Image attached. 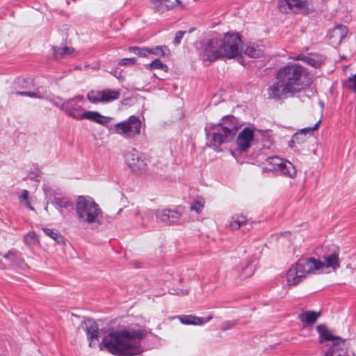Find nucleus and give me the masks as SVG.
<instances>
[{
	"instance_id": "nucleus-31",
	"label": "nucleus",
	"mask_w": 356,
	"mask_h": 356,
	"mask_svg": "<svg viewBox=\"0 0 356 356\" xmlns=\"http://www.w3.org/2000/svg\"><path fill=\"white\" fill-rule=\"evenodd\" d=\"M43 232L47 236L54 239L58 243H64V237L60 234H59L58 231L49 228H44Z\"/></svg>"
},
{
	"instance_id": "nucleus-12",
	"label": "nucleus",
	"mask_w": 356,
	"mask_h": 356,
	"mask_svg": "<svg viewBox=\"0 0 356 356\" xmlns=\"http://www.w3.org/2000/svg\"><path fill=\"white\" fill-rule=\"evenodd\" d=\"M181 213L173 209L157 210L156 218L162 222L170 225L177 223L181 218Z\"/></svg>"
},
{
	"instance_id": "nucleus-56",
	"label": "nucleus",
	"mask_w": 356,
	"mask_h": 356,
	"mask_svg": "<svg viewBox=\"0 0 356 356\" xmlns=\"http://www.w3.org/2000/svg\"><path fill=\"white\" fill-rule=\"evenodd\" d=\"M335 356H349V355H341V354L336 355V354H335Z\"/></svg>"
},
{
	"instance_id": "nucleus-4",
	"label": "nucleus",
	"mask_w": 356,
	"mask_h": 356,
	"mask_svg": "<svg viewBox=\"0 0 356 356\" xmlns=\"http://www.w3.org/2000/svg\"><path fill=\"white\" fill-rule=\"evenodd\" d=\"M275 77L282 82L285 90L290 91V95L301 92L310 84L306 70L298 63H289L281 67Z\"/></svg>"
},
{
	"instance_id": "nucleus-22",
	"label": "nucleus",
	"mask_w": 356,
	"mask_h": 356,
	"mask_svg": "<svg viewBox=\"0 0 356 356\" xmlns=\"http://www.w3.org/2000/svg\"><path fill=\"white\" fill-rule=\"evenodd\" d=\"M244 53L250 58H259L264 54V46L259 42L250 43Z\"/></svg>"
},
{
	"instance_id": "nucleus-41",
	"label": "nucleus",
	"mask_w": 356,
	"mask_h": 356,
	"mask_svg": "<svg viewBox=\"0 0 356 356\" xmlns=\"http://www.w3.org/2000/svg\"><path fill=\"white\" fill-rule=\"evenodd\" d=\"M335 351L340 350H343L346 348V340L342 339L341 337L335 336Z\"/></svg>"
},
{
	"instance_id": "nucleus-19",
	"label": "nucleus",
	"mask_w": 356,
	"mask_h": 356,
	"mask_svg": "<svg viewBox=\"0 0 356 356\" xmlns=\"http://www.w3.org/2000/svg\"><path fill=\"white\" fill-rule=\"evenodd\" d=\"M316 331L318 334V343L323 344L327 341L334 343V333L328 329L325 324L321 323L316 326Z\"/></svg>"
},
{
	"instance_id": "nucleus-6",
	"label": "nucleus",
	"mask_w": 356,
	"mask_h": 356,
	"mask_svg": "<svg viewBox=\"0 0 356 356\" xmlns=\"http://www.w3.org/2000/svg\"><path fill=\"white\" fill-rule=\"evenodd\" d=\"M141 124L138 117L131 115L128 119L115 124L111 130L125 138L132 139L140 135Z\"/></svg>"
},
{
	"instance_id": "nucleus-2",
	"label": "nucleus",
	"mask_w": 356,
	"mask_h": 356,
	"mask_svg": "<svg viewBox=\"0 0 356 356\" xmlns=\"http://www.w3.org/2000/svg\"><path fill=\"white\" fill-rule=\"evenodd\" d=\"M238 127L234 116L228 115L222 118L217 124L207 126L204 129L207 145L216 152H220V146L231 142L235 138Z\"/></svg>"
},
{
	"instance_id": "nucleus-45",
	"label": "nucleus",
	"mask_w": 356,
	"mask_h": 356,
	"mask_svg": "<svg viewBox=\"0 0 356 356\" xmlns=\"http://www.w3.org/2000/svg\"><path fill=\"white\" fill-rule=\"evenodd\" d=\"M149 54V47H138L137 56L140 57H145Z\"/></svg>"
},
{
	"instance_id": "nucleus-36",
	"label": "nucleus",
	"mask_w": 356,
	"mask_h": 356,
	"mask_svg": "<svg viewBox=\"0 0 356 356\" xmlns=\"http://www.w3.org/2000/svg\"><path fill=\"white\" fill-rule=\"evenodd\" d=\"M87 97L88 100L92 103L102 102V90L99 91H90L88 93Z\"/></svg>"
},
{
	"instance_id": "nucleus-39",
	"label": "nucleus",
	"mask_w": 356,
	"mask_h": 356,
	"mask_svg": "<svg viewBox=\"0 0 356 356\" xmlns=\"http://www.w3.org/2000/svg\"><path fill=\"white\" fill-rule=\"evenodd\" d=\"M29 191L27 190H23L20 196L19 197V202L24 203L25 207L31 210H34V208L31 206L29 201Z\"/></svg>"
},
{
	"instance_id": "nucleus-38",
	"label": "nucleus",
	"mask_w": 356,
	"mask_h": 356,
	"mask_svg": "<svg viewBox=\"0 0 356 356\" xmlns=\"http://www.w3.org/2000/svg\"><path fill=\"white\" fill-rule=\"evenodd\" d=\"M204 207V200L202 198H197L191 205V210L195 211L196 213H201L202 209Z\"/></svg>"
},
{
	"instance_id": "nucleus-14",
	"label": "nucleus",
	"mask_w": 356,
	"mask_h": 356,
	"mask_svg": "<svg viewBox=\"0 0 356 356\" xmlns=\"http://www.w3.org/2000/svg\"><path fill=\"white\" fill-rule=\"evenodd\" d=\"M253 131L248 128H244L238 135L236 143L238 148L241 152H246L250 148L252 140H253Z\"/></svg>"
},
{
	"instance_id": "nucleus-37",
	"label": "nucleus",
	"mask_w": 356,
	"mask_h": 356,
	"mask_svg": "<svg viewBox=\"0 0 356 356\" xmlns=\"http://www.w3.org/2000/svg\"><path fill=\"white\" fill-rule=\"evenodd\" d=\"M24 241L28 245H31L38 243V238L35 232H30L24 236Z\"/></svg>"
},
{
	"instance_id": "nucleus-8",
	"label": "nucleus",
	"mask_w": 356,
	"mask_h": 356,
	"mask_svg": "<svg viewBox=\"0 0 356 356\" xmlns=\"http://www.w3.org/2000/svg\"><path fill=\"white\" fill-rule=\"evenodd\" d=\"M223 57L233 58L241 54L242 40L240 35L236 33H226L224 39H221Z\"/></svg>"
},
{
	"instance_id": "nucleus-52",
	"label": "nucleus",
	"mask_w": 356,
	"mask_h": 356,
	"mask_svg": "<svg viewBox=\"0 0 356 356\" xmlns=\"http://www.w3.org/2000/svg\"><path fill=\"white\" fill-rule=\"evenodd\" d=\"M297 144L296 143H291V140L289 142V146L291 148H293L295 147V145Z\"/></svg>"
},
{
	"instance_id": "nucleus-9",
	"label": "nucleus",
	"mask_w": 356,
	"mask_h": 356,
	"mask_svg": "<svg viewBox=\"0 0 356 356\" xmlns=\"http://www.w3.org/2000/svg\"><path fill=\"white\" fill-rule=\"evenodd\" d=\"M124 158L126 163L134 173L139 175L146 171L147 163L144 156L135 149L127 152Z\"/></svg>"
},
{
	"instance_id": "nucleus-26",
	"label": "nucleus",
	"mask_w": 356,
	"mask_h": 356,
	"mask_svg": "<svg viewBox=\"0 0 356 356\" xmlns=\"http://www.w3.org/2000/svg\"><path fill=\"white\" fill-rule=\"evenodd\" d=\"M120 93L118 90L106 89L102 90V102H108L120 97Z\"/></svg>"
},
{
	"instance_id": "nucleus-48",
	"label": "nucleus",
	"mask_w": 356,
	"mask_h": 356,
	"mask_svg": "<svg viewBox=\"0 0 356 356\" xmlns=\"http://www.w3.org/2000/svg\"><path fill=\"white\" fill-rule=\"evenodd\" d=\"M334 355V343H332L327 350L324 352L323 356H333Z\"/></svg>"
},
{
	"instance_id": "nucleus-11",
	"label": "nucleus",
	"mask_w": 356,
	"mask_h": 356,
	"mask_svg": "<svg viewBox=\"0 0 356 356\" xmlns=\"http://www.w3.org/2000/svg\"><path fill=\"white\" fill-rule=\"evenodd\" d=\"M278 7L283 13H307L309 10L307 0H279Z\"/></svg>"
},
{
	"instance_id": "nucleus-16",
	"label": "nucleus",
	"mask_w": 356,
	"mask_h": 356,
	"mask_svg": "<svg viewBox=\"0 0 356 356\" xmlns=\"http://www.w3.org/2000/svg\"><path fill=\"white\" fill-rule=\"evenodd\" d=\"M267 91L268 97L275 100H280L284 95L290 94V91L284 90V86H282L280 80H277L273 85L270 86Z\"/></svg>"
},
{
	"instance_id": "nucleus-29",
	"label": "nucleus",
	"mask_w": 356,
	"mask_h": 356,
	"mask_svg": "<svg viewBox=\"0 0 356 356\" xmlns=\"http://www.w3.org/2000/svg\"><path fill=\"white\" fill-rule=\"evenodd\" d=\"M348 34L349 31L345 25L338 24L335 26V38H339V44H341Z\"/></svg>"
},
{
	"instance_id": "nucleus-46",
	"label": "nucleus",
	"mask_w": 356,
	"mask_h": 356,
	"mask_svg": "<svg viewBox=\"0 0 356 356\" xmlns=\"http://www.w3.org/2000/svg\"><path fill=\"white\" fill-rule=\"evenodd\" d=\"M17 95L27 96L30 97H38L36 92H26V91H17L15 92Z\"/></svg>"
},
{
	"instance_id": "nucleus-59",
	"label": "nucleus",
	"mask_w": 356,
	"mask_h": 356,
	"mask_svg": "<svg viewBox=\"0 0 356 356\" xmlns=\"http://www.w3.org/2000/svg\"><path fill=\"white\" fill-rule=\"evenodd\" d=\"M177 3L180 4L181 3V1L179 0H176Z\"/></svg>"
},
{
	"instance_id": "nucleus-13",
	"label": "nucleus",
	"mask_w": 356,
	"mask_h": 356,
	"mask_svg": "<svg viewBox=\"0 0 356 356\" xmlns=\"http://www.w3.org/2000/svg\"><path fill=\"white\" fill-rule=\"evenodd\" d=\"M82 328L86 332L89 346H95L96 343H93V340H98L99 337V328L97 323L92 319H87L83 322Z\"/></svg>"
},
{
	"instance_id": "nucleus-15",
	"label": "nucleus",
	"mask_w": 356,
	"mask_h": 356,
	"mask_svg": "<svg viewBox=\"0 0 356 356\" xmlns=\"http://www.w3.org/2000/svg\"><path fill=\"white\" fill-rule=\"evenodd\" d=\"M321 122V120H318L313 127H305L298 130L295 133L291 138V143H296L297 144H302L306 141L308 136H312L314 131L316 130Z\"/></svg>"
},
{
	"instance_id": "nucleus-17",
	"label": "nucleus",
	"mask_w": 356,
	"mask_h": 356,
	"mask_svg": "<svg viewBox=\"0 0 356 356\" xmlns=\"http://www.w3.org/2000/svg\"><path fill=\"white\" fill-rule=\"evenodd\" d=\"M321 316V312L303 311L298 315V318L303 326L307 327L313 325Z\"/></svg>"
},
{
	"instance_id": "nucleus-25",
	"label": "nucleus",
	"mask_w": 356,
	"mask_h": 356,
	"mask_svg": "<svg viewBox=\"0 0 356 356\" xmlns=\"http://www.w3.org/2000/svg\"><path fill=\"white\" fill-rule=\"evenodd\" d=\"M279 171L285 176L293 177L296 175V170L294 165L289 161L284 160L280 167Z\"/></svg>"
},
{
	"instance_id": "nucleus-33",
	"label": "nucleus",
	"mask_w": 356,
	"mask_h": 356,
	"mask_svg": "<svg viewBox=\"0 0 356 356\" xmlns=\"http://www.w3.org/2000/svg\"><path fill=\"white\" fill-rule=\"evenodd\" d=\"M3 257L13 263H18L22 259L21 253L14 249L9 250Z\"/></svg>"
},
{
	"instance_id": "nucleus-30",
	"label": "nucleus",
	"mask_w": 356,
	"mask_h": 356,
	"mask_svg": "<svg viewBox=\"0 0 356 356\" xmlns=\"http://www.w3.org/2000/svg\"><path fill=\"white\" fill-rule=\"evenodd\" d=\"M54 204L57 208H68L72 207V202L67 197H55L52 200Z\"/></svg>"
},
{
	"instance_id": "nucleus-7",
	"label": "nucleus",
	"mask_w": 356,
	"mask_h": 356,
	"mask_svg": "<svg viewBox=\"0 0 356 356\" xmlns=\"http://www.w3.org/2000/svg\"><path fill=\"white\" fill-rule=\"evenodd\" d=\"M221 39L213 38L207 40L202 44V50L200 56L202 60L213 62L223 58V49H222Z\"/></svg>"
},
{
	"instance_id": "nucleus-35",
	"label": "nucleus",
	"mask_w": 356,
	"mask_h": 356,
	"mask_svg": "<svg viewBox=\"0 0 356 356\" xmlns=\"http://www.w3.org/2000/svg\"><path fill=\"white\" fill-rule=\"evenodd\" d=\"M267 161L269 164L273 166V168L270 169V170H278L284 160L278 156H272L268 158Z\"/></svg>"
},
{
	"instance_id": "nucleus-53",
	"label": "nucleus",
	"mask_w": 356,
	"mask_h": 356,
	"mask_svg": "<svg viewBox=\"0 0 356 356\" xmlns=\"http://www.w3.org/2000/svg\"><path fill=\"white\" fill-rule=\"evenodd\" d=\"M195 29L194 27L191 28V29L188 30V31H187V32H188V33H192L193 31H194V30H195Z\"/></svg>"
},
{
	"instance_id": "nucleus-10",
	"label": "nucleus",
	"mask_w": 356,
	"mask_h": 356,
	"mask_svg": "<svg viewBox=\"0 0 356 356\" xmlns=\"http://www.w3.org/2000/svg\"><path fill=\"white\" fill-rule=\"evenodd\" d=\"M84 103V97L83 95H76L72 98L66 99L64 113L76 120H81V112L83 110Z\"/></svg>"
},
{
	"instance_id": "nucleus-21",
	"label": "nucleus",
	"mask_w": 356,
	"mask_h": 356,
	"mask_svg": "<svg viewBox=\"0 0 356 356\" xmlns=\"http://www.w3.org/2000/svg\"><path fill=\"white\" fill-rule=\"evenodd\" d=\"M177 318L179 319L181 323L185 325H201L204 323L209 322L212 319V316H209L206 318H200L193 315H182L178 316Z\"/></svg>"
},
{
	"instance_id": "nucleus-34",
	"label": "nucleus",
	"mask_w": 356,
	"mask_h": 356,
	"mask_svg": "<svg viewBox=\"0 0 356 356\" xmlns=\"http://www.w3.org/2000/svg\"><path fill=\"white\" fill-rule=\"evenodd\" d=\"M74 51V49L73 48L68 47L67 46L54 48V56L56 58L63 57L65 55H70L72 54Z\"/></svg>"
},
{
	"instance_id": "nucleus-3",
	"label": "nucleus",
	"mask_w": 356,
	"mask_h": 356,
	"mask_svg": "<svg viewBox=\"0 0 356 356\" xmlns=\"http://www.w3.org/2000/svg\"><path fill=\"white\" fill-rule=\"evenodd\" d=\"M324 258L325 262L314 257L299 259L286 273L287 284L289 286L296 285L307 274L315 273L325 267L334 268V252Z\"/></svg>"
},
{
	"instance_id": "nucleus-5",
	"label": "nucleus",
	"mask_w": 356,
	"mask_h": 356,
	"mask_svg": "<svg viewBox=\"0 0 356 356\" xmlns=\"http://www.w3.org/2000/svg\"><path fill=\"white\" fill-rule=\"evenodd\" d=\"M76 213L81 222L92 224L102 216V210L92 197L80 195L76 202Z\"/></svg>"
},
{
	"instance_id": "nucleus-57",
	"label": "nucleus",
	"mask_w": 356,
	"mask_h": 356,
	"mask_svg": "<svg viewBox=\"0 0 356 356\" xmlns=\"http://www.w3.org/2000/svg\"><path fill=\"white\" fill-rule=\"evenodd\" d=\"M346 56H341V59L343 60V59H346Z\"/></svg>"
},
{
	"instance_id": "nucleus-28",
	"label": "nucleus",
	"mask_w": 356,
	"mask_h": 356,
	"mask_svg": "<svg viewBox=\"0 0 356 356\" xmlns=\"http://www.w3.org/2000/svg\"><path fill=\"white\" fill-rule=\"evenodd\" d=\"M157 210H147L142 216V225L145 227H147L152 222H154V217H156Z\"/></svg>"
},
{
	"instance_id": "nucleus-43",
	"label": "nucleus",
	"mask_w": 356,
	"mask_h": 356,
	"mask_svg": "<svg viewBox=\"0 0 356 356\" xmlns=\"http://www.w3.org/2000/svg\"><path fill=\"white\" fill-rule=\"evenodd\" d=\"M346 84L349 89L356 92V74L348 78Z\"/></svg>"
},
{
	"instance_id": "nucleus-49",
	"label": "nucleus",
	"mask_w": 356,
	"mask_h": 356,
	"mask_svg": "<svg viewBox=\"0 0 356 356\" xmlns=\"http://www.w3.org/2000/svg\"><path fill=\"white\" fill-rule=\"evenodd\" d=\"M128 50L133 53V54H135L136 55L138 54V47H129L128 48Z\"/></svg>"
},
{
	"instance_id": "nucleus-1",
	"label": "nucleus",
	"mask_w": 356,
	"mask_h": 356,
	"mask_svg": "<svg viewBox=\"0 0 356 356\" xmlns=\"http://www.w3.org/2000/svg\"><path fill=\"white\" fill-rule=\"evenodd\" d=\"M146 335L145 330L113 329L103 337L99 347L115 356H134L143 351L140 341Z\"/></svg>"
},
{
	"instance_id": "nucleus-51",
	"label": "nucleus",
	"mask_w": 356,
	"mask_h": 356,
	"mask_svg": "<svg viewBox=\"0 0 356 356\" xmlns=\"http://www.w3.org/2000/svg\"><path fill=\"white\" fill-rule=\"evenodd\" d=\"M334 264H335V269H336L337 267L339 266L338 257H337L336 253H335V261H334Z\"/></svg>"
},
{
	"instance_id": "nucleus-23",
	"label": "nucleus",
	"mask_w": 356,
	"mask_h": 356,
	"mask_svg": "<svg viewBox=\"0 0 356 356\" xmlns=\"http://www.w3.org/2000/svg\"><path fill=\"white\" fill-rule=\"evenodd\" d=\"M152 4L154 11L159 14L173 9L175 6V3L170 0H152Z\"/></svg>"
},
{
	"instance_id": "nucleus-27",
	"label": "nucleus",
	"mask_w": 356,
	"mask_h": 356,
	"mask_svg": "<svg viewBox=\"0 0 356 356\" xmlns=\"http://www.w3.org/2000/svg\"><path fill=\"white\" fill-rule=\"evenodd\" d=\"M149 54H154L157 56L164 57L169 56L170 54V49L167 46H156L152 48H149Z\"/></svg>"
},
{
	"instance_id": "nucleus-58",
	"label": "nucleus",
	"mask_w": 356,
	"mask_h": 356,
	"mask_svg": "<svg viewBox=\"0 0 356 356\" xmlns=\"http://www.w3.org/2000/svg\"><path fill=\"white\" fill-rule=\"evenodd\" d=\"M333 88H334V84H333V85H332V86L330 87V91H331V92L332 91Z\"/></svg>"
},
{
	"instance_id": "nucleus-42",
	"label": "nucleus",
	"mask_w": 356,
	"mask_h": 356,
	"mask_svg": "<svg viewBox=\"0 0 356 356\" xmlns=\"http://www.w3.org/2000/svg\"><path fill=\"white\" fill-rule=\"evenodd\" d=\"M136 58H124L119 60L118 65H134L136 64Z\"/></svg>"
},
{
	"instance_id": "nucleus-47",
	"label": "nucleus",
	"mask_w": 356,
	"mask_h": 356,
	"mask_svg": "<svg viewBox=\"0 0 356 356\" xmlns=\"http://www.w3.org/2000/svg\"><path fill=\"white\" fill-rule=\"evenodd\" d=\"M236 325V321H227L225 323V327H222V330H226L230 329V328L234 327Z\"/></svg>"
},
{
	"instance_id": "nucleus-55",
	"label": "nucleus",
	"mask_w": 356,
	"mask_h": 356,
	"mask_svg": "<svg viewBox=\"0 0 356 356\" xmlns=\"http://www.w3.org/2000/svg\"><path fill=\"white\" fill-rule=\"evenodd\" d=\"M116 72H117V70H114V72H113V71H112L111 73L112 74H113L115 76H116Z\"/></svg>"
},
{
	"instance_id": "nucleus-54",
	"label": "nucleus",
	"mask_w": 356,
	"mask_h": 356,
	"mask_svg": "<svg viewBox=\"0 0 356 356\" xmlns=\"http://www.w3.org/2000/svg\"><path fill=\"white\" fill-rule=\"evenodd\" d=\"M21 81L23 82V83H25L26 80L25 79H22V80L21 79H18L17 83H20Z\"/></svg>"
},
{
	"instance_id": "nucleus-20",
	"label": "nucleus",
	"mask_w": 356,
	"mask_h": 356,
	"mask_svg": "<svg viewBox=\"0 0 356 356\" xmlns=\"http://www.w3.org/2000/svg\"><path fill=\"white\" fill-rule=\"evenodd\" d=\"M81 120L87 119L102 125L108 123L111 118L101 115L97 111H86L81 114Z\"/></svg>"
},
{
	"instance_id": "nucleus-40",
	"label": "nucleus",
	"mask_w": 356,
	"mask_h": 356,
	"mask_svg": "<svg viewBox=\"0 0 356 356\" xmlns=\"http://www.w3.org/2000/svg\"><path fill=\"white\" fill-rule=\"evenodd\" d=\"M51 102L54 105H55L56 106L59 108L61 111H64L66 100L60 98V97H56L51 99Z\"/></svg>"
},
{
	"instance_id": "nucleus-24",
	"label": "nucleus",
	"mask_w": 356,
	"mask_h": 356,
	"mask_svg": "<svg viewBox=\"0 0 356 356\" xmlns=\"http://www.w3.org/2000/svg\"><path fill=\"white\" fill-rule=\"evenodd\" d=\"M248 221L247 217L243 214H235L232 217L229 227L232 230H237L245 225Z\"/></svg>"
},
{
	"instance_id": "nucleus-18",
	"label": "nucleus",
	"mask_w": 356,
	"mask_h": 356,
	"mask_svg": "<svg viewBox=\"0 0 356 356\" xmlns=\"http://www.w3.org/2000/svg\"><path fill=\"white\" fill-rule=\"evenodd\" d=\"M293 59L296 60H302L314 68L319 67L322 64L321 56L315 54H300L296 57L293 58Z\"/></svg>"
},
{
	"instance_id": "nucleus-44",
	"label": "nucleus",
	"mask_w": 356,
	"mask_h": 356,
	"mask_svg": "<svg viewBox=\"0 0 356 356\" xmlns=\"http://www.w3.org/2000/svg\"><path fill=\"white\" fill-rule=\"evenodd\" d=\"M187 33L186 31H178L175 33V37L173 40V44L177 46L180 44L184 35Z\"/></svg>"
},
{
	"instance_id": "nucleus-50",
	"label": "nucleus",
	"mask_w": 356,
	"mask_h": 356,
	"mask_svg": "<svg viewBox=\"0 0 356 356\" xmlns=\"http://www.w3.org/2000/svg\"><path fill=\"white\" fill-rule=\"evenodd\" d=\"M188 293V290H181L180 292L177 293L178 295H182V296L187 295Z\"/></svg>"
},
{
	"instance_id": "nucleus-32",
	"label": "nucleus",
	"mask_w": 356,
	"mask_h": 356,
	"mask_svg": "<svg viewBox=\"0 0 356 356\" xmlns=\"http://www.w3.org/2000/svg\"><path fill=\"white\" fill-rule=\"evenodd\" d=\"M146 68L147 70H154V69H159V70H161L164 71L165 72H168V70H169L168 65L164 64V63H163L158 58L154 59L150 63H149L147 65Z\"/></svg>"
}]
</instances>
